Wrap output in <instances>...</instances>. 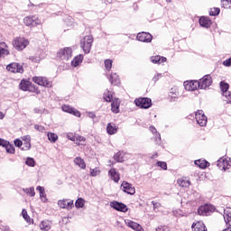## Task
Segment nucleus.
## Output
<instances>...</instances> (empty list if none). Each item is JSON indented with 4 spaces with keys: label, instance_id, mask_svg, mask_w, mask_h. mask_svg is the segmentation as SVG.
<instances>
[{
    "label": "nucleus",
    "instance_id": "f257e3e1",
    "mask_svg": "<svg viewBox=\"0 0 231 231\" xmlns=\"http://www.w3.org/2000/svg\"><path fill=\"white\" fill-rule=\"evenodd\" d=\"M23 24L29 28H35L42 24V21L35 15H30L23 18Z\"/></svg>",
    "mask_w": 231,
    "mask_h": 231
},
{
    "label": "nucleus",
    "instance_id": "f03ea898",
    "mask_svg": "<svg viewBox=\"0 0 231 231\" xmlns=\"http://www.w3.org/2000/svg\"><path fill=\"white\" fill-rule=\"evenodd\" d=\"M92 46H93V36L87 35L81 39L80 47L82 48L84 53H89V51H91Z\"/></svg>",
    "mask_w": 231,
    "mask_h": 231
},
{
    "label": "nucleus",
    "instance_id": "7ed1b4c3",
    "mask_svg": "<svg viewBox=\"0 0 231 231\" xmlns=\"http://www.w3.org/2000/svg\"><path fill=\"white\" fill-rule=\"evenodd\" d=\"M134 104L137 107H141L142 109H149V107L152 106V101L148 97H139L134 100Z\"/></svg>",
    "mask_w": 231,
    "mask_h": 231
},
{
    "label": "nucleus",
    "instance_id": "20e7f679",
    "mask_svg": "<svg viewBox=\"0 0 231 231\" xmlns=\"http://www.w3.org/2000/svg\"><path fill=\"white\" fill-rule=\"evenodd\" d=\"M195 120L200 127H205V125H207V122H208V119L207 118V116H205V113H203V110H199L195 113Z\"/></svg>",
    "mask_w": 231,
    "mask_h": 231
},
{
    "label": "nucleus",
    "instance_id": "39448f33",
    "mask_svg": "<svg viewBox=\"0 0 231 231\" xmlns=\"http://www.w3.org/2000/svg\"><path fill=\"white\" fill-rule=\"evenodd\" d=\"M216 211V207L212 204H205L199 208V216H208L211 212Z\"/></svg>",
    "mask_w": 231,
    "mask_h": 231
},
{
    "label": "nucleus",
    "instance_id": "423d86ee",
    "mask_svg": "<svg viewBox=\"0 0 231 231\" xmlns=\"http://www.w3.org/2000/svg\"><path fill=\"white\" fill-rule=\"evenodd\" d=\"M28 44H30V42H28V40L19 37L16 38L13 41V46L14 48H15L16 50H24V48H26V46H28Z\"/></svg>",
    "mask_w": 231,
    "mask_h": 231
},
{
    "label": "nucleus",
    "instance_id": "0eeeda50",
    "mask_svg": "<svg viewBox=\"0 0 231 231\" xmlns=\"http://www.w3.org/2000/svg\"><path fill=\"white\" fill-rule=\"evenodd\" d=\"M73 51L69 47H66L64 49H61L58 52V57L61 59V60H69L72 57Z\"/></svg>",
    "mask_w": 231,
    "mask_h": 231
},
{
    "label": "nucleus",
    "instance_id": "6e6552de",
    "mask_svg": "<svg viewBox=\"0 0 231 231\" xmlns=\"http://www.w3.org/2000/svg\"><path fill=\"white\" fill-rule=\"evenodd\" d=\"M7 71H11V73H24V69L23 65L17 62L10 63L6 66Z\"/></svg>",
    "mask_w": 231,
    "mask_h": 231
},
{
    "label": "nucleus",
    "instance_id": "1a4fd4ad",
    "mask_svg": "<svg viewBox=\"0 0 231 231\" xmlns=\"http://www.w3.org/2000/svg\"><path fill=\"white\" fill-rule=\"evenodd\" d=\"M32 81L38 86H43L44 88H51V82L48 80L47 78L44 77H33Z\"/></svg>",
    "mask_w": 231,
    "mask_h": 231
},
{
    "label": "nucleus",
    "instance_id": "9d476101",
    "mask_svg": "<svg viewBox=\"0 0 231 231\" xmlns=\"http://www.w3.org/2000/svg\"><path fill=\"white\" fill-rule=\"evenodd\" d=\"M199 86H201V83L198 80L184 82V88L187 91H196L198 88L200 89Z\"/></svg>",
    "mask_w": 231,
    "mask_h": 231
},
{
    "label": "nucleus",
    "instance_id": "9b49d317",
    "mask_svg": "<svg viewBox=\"0 0 231 231\" xmlns=\"http://www.w3.org/2000/svg\"><path fill=\"white\" fill-rule=\"evenodd\" d=\"M199 84H200V89H206V88L211 86L212 78L210 77V75H206L199 81Z\"/></svg>",
    "mask_w": 231,
    "mask_h": 231
},
{
    "label": "nucleus",
    "instance_id": "f8f14e48",
    "mask_svg": "<svg viewBox=\"0 0 231 231\" xmlns=\"http://www.w3.org/2000/svg\"><path fill=\"white\" fill-rule=\"evenodd\" d=\"M121 189L124 190V192H126V194H130L131 196H133L136 192L134 187H133V185L127 181H124L122 183Z\"/></svg>",
    "mask_w": 231,
    "mask_h": 231
},
{
    "label": "nucleus",
    "instance_id": "ddd939ff",
    "mask_svg": "<svg viewBox=\"0 0 231 231\" xmlns=\"http://www.w3.org/2000/svg\"><path fill=\"white\" fill-rule=\"evenodd\" d=\"M137 41H140L141 42H151L152 41V35L149 32H139L137 34Z\"/></svg>",
    "mask_w": 231,
    "mask_h": 231
},
{
    "label": "nucleus",
    "instance_id": "4468645a",
    "mask_svg": "<svg viewBox=\"0 0 231 231\" xmlns=\"http://www.w3.org/2000/svg\"><path fill=\"white\" fill-rule=\"evenodd\" d=\"M125 223L126 226H129V228H132V230L135 231H145L142 225L133 221V220H125Z\"/></svg>",
    "mask_w": 231,
    "mask_h": 231
},
{
    "label": "nucleus",
    "instance_id": "2eb2a0df",
    "mask_svg": "<svg viewBox=\"0 0 231 231\" xmlns=\"http://www.w3.org/2000/svg\"><path fill=\"white\" fill-rule=\"evenodd\" d=\"M61 109L65 113H69L70 115H74V116H78L79 118H80V112L79 110L73 108V106H70L69 105H63L61 106Z\"/></svg>",
    "mask_w": 231,
    "mask_h": 231
},
{
    "label": "nucleus",
    "instance_id": "dca6fc26",
    "mask_svg": "<svg viewBox=\"0 0 231 231\" xmlns=\"http://www.w3.org/2000/svg\"><path fill=\"white\" fill-rule=\"evenodd\" d=\"M110 207L117 210V212H127L128 210L127 206L124 203H111Z\"/></svg>",
    "mask_w": 231,
    "mask_h": 231
},
{
    "label": "nucleus",
    "instance_id": "f3484780",
    "mask_svg": "<svg viewBox=\"0 0 231 231\" xmlns=\"http://www.w3.org/2000/svg\"><path fill=\"white\" fill-rule=\"evenodd\" d=\"M224 220L226 225H228V226H231V208H226L224 209Z\"/></svg>",
    "mask_w": 231,
    "mask_h": 231
},
{
    "label": "nucleus",
    "instance_id": "a211bd4d",
    "mask_svg": "<svg viewBox=\"0 0 231 231\" xmlns=\"http://www.w3.org/2000/svg\"><path fill=\"white\" fill-rule=\"evenodd\" d=\"M108 174L111 176V180L115 181L116 183H118L120 181V173L116 172V170L115 168H112Z\"/></svg>",
    "mask_w": 231,
    "mask_h": 231
},
{
    "label": "nucleus",
    "instance_id": "6ab92c4d",
    "mask_svg": "<svg viewBox=\"0 0 231 231\" xmlns=\"http://www.w3.org/2000/svg\"><path fill=\"white\" fill-rule=\"evenodd\" d=\"M191 228L193 231H207V228L205 227V224L203 222H197L193 223L191 226Z\"/></svg>",
    "mask_w": 231,
    "mask_h": 231
},
{
    "label": "nucleus",
    "instance_id": "aec40b11",
    "mask_svg": "<svg viewBox=\"0 0 231 231\" xmlns=\"http://www.w3.org/2000/svg\"><path fill=\"white\" fill-rule=\"evenodd\" d=\"M199 24L202 28H210V24H212V23L208 17L202 16L199 19Z\"/></svg>",
    "mask_w": 231,
    "mask_h": 231
},
{
    "label": "nucleus",
    "instance_id": "412c9836",
    "mask_svg": "<svg viewBox=\"0 0 231 231\" xmlns=\"http://www.w3.org/2000/svg\"><path fill=\"white\" fill-rule=\"evenodd\" d=\"M10 51H8V46H6L5 42H0V58L6 57L9 55Z\"/></svg>",
    "mask_w": 231,
    "mask_h": 231
},
{
    "label": "nucleus",
    "instance_id": "4be33fe9",
    "mask_svg": "<svg viewBox=\"0 0 231 231\" xmlns=\"http://www.w3.org/2000/svg\"><path fill=\"white\" fill-rule=\"evenodd\" d=\"M23 142H25V146L22 147V151H30L32 144L30 142H32V137L30 135H24L23 137Z\"/></svg>",
    "mask_w": 231,
    "mask_h": 231
},
{
    "label": "nucleus",
    "instance_id": "5701e85b",
    "mask_svg": "<svg viewBox=\"0 0 231 231\" xmlns=\"http://www.w3.org/2000/svg\"><path fill=\"white\" fill-rule=\"evenodd\" d=\"M36 190L40 193V198L43 203H46L48 201V199L46 198V191L44 190V187L38 186L36 188Z\"/></svg>",
    "mask_w": 231,
    "mask_h": 231
},
{
    "label": "nucleus",
    "instance_id": "b1692460",
    "mask_svg": "<svg viewBox=\"0 0 231 231\" xmlns=\"http://www.w3.org/2000/svg\"><path fill=\"white\" fill-rule=\"evenodd\" d=\"M40 229L44 231H50L51 229V222L49 220H43L40 223Z\"/></svg>",
    "mask_w": 231,
    "mask_h": 231
},
{
    "label": "nucleus",
    "instance_id": "393cba45",
    "mask_svg": "<svg viewBox=\"0 0 231 231\" xmlns=\"http://www.w3.org/2000/svg\"><path fill=\"white\" fill-rule=\"evenodd\" d=\"M30 86H32V83H30L29 80L23 79L20 83V89L23 91H30Z\"/></svg>",
    "mask_w": 231,
    "mask_h": 231
},
{
    "label": "nucleus",
    "instance_id": "a878e982",
    "mask_svg": "<svg viewBox=\"0 0 231 231\" xmlns=\"http://www.w3.org/2000/svg\"><path fill=\"white\" fill-rule=\"evenodd\" d=\"M151 60L153 64H162V62H167V58L161 56H152Z\"/></svg>",
    "mask_w": 231,
    "mask_h": 231
},
{
    "label": "nucleus",
    "instance_id": "bb28decb",
    "mask_svg": "<svg viewBox=\"0 0 231 231\" xmlns=\"http://www.w3.org/2000/svg\"><path fill=\"white\" fill-rule=\"evenodd\" d=\"M195 165H198V167H199V169H207V167H208V165H210V163L208 162H207L206 160H197L195 161Z\"/></svg>",
    "mask_w": 231,
    "mask_h": 231
},
{
    "label": "nucleus",
    "instance_id": "cd10ccee",
    "mask_svg": "<svg viewBox=\"0 0 231 231\" xmlns=\"http://www.w3.org/2000/svg\"><path fill=\"white\" fill-rule=\"evenodd\" d=\"M109 81L113 86H116L117 84H120V79L118 78V75L116 73H112L109 76Z\"/></svg>",
    "mask_w": 231,
    "mask_h": 231
},
{
    "label": "nucleus",
    "instance_id": "c85d7f7f",
    "mask_svg": "<svg viewBox=\"0 0 231 231\" xmlns=\"http://www.w3.org/2000/svg\"><path fill=\"white\" fill-rule=\"evenodd\" d=\"M74 163H75V165H78V167H79V169H86V162H84V159H82L80 157H76L74 159Z\"/></svg>",
    "mask_w": 231,
    "mask_h": 231
},
{
    "label": "nucleus",
    "instance_id": "c756f323",
    "mask_svg": "<svg viewBox=\"0 0 231 231\" xmlns=\"http://www.w3.org/2000/svg\"><path fill=\"white\" fill-rule=\"evenodd\" d=\"M82 60H84V56H76L74 60L71 61V65L74 66V68H77V66H80Z\"/></svg>",
    "mask_w": 231,
    "mask_h": 231
},
{
    "label": "nucleus",
    "instance_id": "7c9ffc66",
    "mask_svg": "<svg viewBox=\"0 0 231 231\" xmlns=\"http://www.w3.org/2000/svg\"><path fill=\"white\" fill-rule=\"evenodd\" d=\"M219 86H220V89H221V91H222V93H223V96H224L226 93H229V92H228V89H229V88H230V85H229L228 83H226V82H225V81H221L220 84H219Z\"/></svg>",
    "mask_w": 231,
    "mask_h": 231
},
{
    "label": "nucleus",
    "instance_id": "2f4dec72",
    "mask_svg": "<svg viewBox=\"0 0 231 231\" xmlns=\"http://www.w3.org/2000/svg\"><path fill=\"white\" fill-rule=\"evenodd\" d=\"M116 125H112L111 123L107 125L106 132L108 133V134H116Z\"/></svg>",
    "mask_w": 231,
    "mask_h": 231
},
{
    "label": "nucleus",
    "instance_id": "473e14b6",
    "mask_svg": "<svg viewBox=\"0 0 231 231\" xmlns=\"http://www.w3.org/2000/svg\"><path fill=\"white\" fill-rule=\"evenodd\" d=\"M47 136H48V140L50 142H51L52 143H55V142H57V140H59V135H57V134H55V133H48Z\"/></svg>",
    "mask_w": 231,
    "mask_h": 231
},
{
    "label": "nucleus",
    "instance_id": "72a5a7b5",
    "mask_svg": "<svg viewBox=\"0 0 231 231\" xmlns=\"http://www.w3.org/2000/svg\"><path fill=\"white\" fill-rule=\"evenodd\" d=\"M178 184L180 187H190V180L187 179H180V180H178Z\"/></svg>",
    "mask_w": 231,
    "mask_h": 231
},
{
    "label": "nucleus",
    "instance_id": "f704fd0d",
    "mask_svg": "<svg viewBox=\"0 0 231 231\" xmlns=\"http://www.w3.org/2000/svg\"><path fill=\"white\" fill-rule=\"evenodd\" d=\"M103 98L106 102H111V100H113V93H111L109 90H106L104 93Z\"/></svg>",
    "mask_w": 231,
    "mask_h": 231
},
{
    "label": "nucleus",
    "instance_id": "c9c22d12",
    "mask_svg": "<svg viewBox=\"0 0 231 231\" xmlns=\"http://www.w3.org/2000/svg\"><path fill=\"white\" fill-rule=\"evenodd\" d=\"M23 192H25V194H27L28 196H31V198H33V196H35V188L31 187L23 189Z\"/></svg>",
    "mask_w": 231,
    "mask_h": 231
},
{
    "label": "nucleus",
    "instance_id": "e433bc0d",
    "mask_svg": "<svg viewBox=\"0 0 231 231\" xmlns=\"http://www.w3.org/2000/svg\"><path fill=\"white\" fill-rule=\"evenodd\" d=\"M112 112L113 113H118L119 108H120V104L117 101H113L112 104Z\"/></svg>",
    "mask_w": 231,
    "mask_h": 231
},
{
    "label": "nucleus",
    "instance_id": "4c0bfd02",
    "mask_svg": "<svg viewBox=\"0 0 231 231\" xmlns=\"http://www.w3.org/2000/svg\"><path fill=\"white\" fill-rule=\"evenodd\" d=\"M114 160L119 162H124V152H118L116 155H114Z\"/></svg>",
    "mask_w": 231,
    "mask_h": 231
},
{
    "label": "nucleus",
    "instance_id": "58836bf2",
    "mask_svg": "<svg viewBox=\"0 0 231 231\" xmlns=\"http://www.w3.org/2000/svg\"><path fill=\"white\" fill-rule=\"evenodd\" d=\"M60 208H67V210H71L73 208L74 204L73 203H60Z\"/></svg>",
    "mask_w": 231,
    "mask_h": 231
},
{
    "label": "nucleus",
    "instance_id": "ea45409f",
    "mask_svg": "<svg viewBox=\"0 0 231 231\" xmlns=\"http://www.w3.org/2000/svg\"><path fill=\"white\" fill-rule=\"evenodd\" d=\"M105 68L106 71H111V68H113V60H105Z\"/></svg>",
    "mask_w": 231,
    "mask_h": 231
},
{
    "label": "nucleus",
    "instance_id": "a19ab883",
    "mask_svg": "<svg viewBox=\"0 0 231 231\" xmlns=\"http://www.w3.org/2000/svg\"><path fill=\"white\" fill-rule=\"evenodd\" d=\"M22 216H23V219H25V221L27 223H31L32 222V218H30V216H28V211H26V209H23Z\"/></svg>",
    "mask_w": 231,
    "mask_h": 231
},
{
    "label": "nucleus",
    "instance_id": "79ce46f5",
    "mask_svg": "<svg viewBox=\"0 0 231 231\" xmlns=\"http://www.w3.org/2000/svg\"><path fill=\"white\" fill-rule=\"evenodd\" d=\"M224 165L226 168H224V171H228L231 167V160L230 158H224Z\"/></svg>",
    "mask_w": 231,
    "mask_h": 231
},
{
    "label": "nucleus",
    "instance_id": "37998d69",
    "mask_svg": "<svg viewBox=\"0 0 231 231\" xmlns=\"http://www.w3.org/2000/svg\"><path fill=\"white\" fill-rule=\"evenodd\" d=\"M5 148L6 150V152H9V154H14V152H15V149L12 144H10V143H7Z\"/></svg>",
    "mask_w": 231,
    "mask_h": 231
},
{
    "label": "nucleus",
    "instance_id": "c03bdc74",
    "mask_svg": "<svg viewBox=\"0 0 231 231\" xmlns=\"http://www.w3.org/2000/svg\"><path fill=\"white\" fill-rule=\"evenodd\" d=\"M217 167H218V169H226V166L224 165V158H220L218 159V161L217 162Z\"/></svg>",
    "mask_w": 231,
    "mask_h": 231
},
{
    "label": "nucleus",
    "instance_id": "a18cd8bd",
    "mask_svg": "<svg viewBox=\"0 0 231 231\" xmlns=\"http://www.w3.org/2000/svg\"><path fill=\"white\" fill-rule=\"evenodd\" d=\"M223 8H231V0H221Z\"/></svg>",
    "mask_w": 231,
    "mask_h": 231
},
{
    "label": "nucleus",
    "instance_id": "49530a36",
    "mask_svg": "<svg viewBox=\"0 0 231 231\" xmlns=\"http://www.w3.org/2000/svg\"><path fill=\"white\" fill-rule=\"evenodd\" d=\"M221 12V10L219 8H212L209 12V15H219V13Z\"/></svg>",
    "mask_w": 231,
    "mask_h": 231
},
{
    "label": "nucleus",
    "instance_id": "de8ad7c7",
    "mask_svg": "<svg viewBox=\"0 0 231 231\" xmlns=\"http://www.w3.org/2000/svg\"><path fill=\"white\" fill-rule=\"evenodd\" d=\"M26 165H28L29 167H33L35 165V161L33 160V158H27L26 162H25Z\"/></svg>",
    "mask_w": 231,
    "mask_h": 231
},
{
    "label": "nucleus",
    "instance_id": "09e8293b",
    "mask_svg": "<svg viewBox=\"0 0 231 231\" xmlns=\"http://www.w3.org/2000/svg\"><path fill=\"white\" fill-rule=\"evenodd\" d=\"M75 142L78 145H80V142H86V137L79 135L76 137Z\"/></svg>",
    "mask_w": 231,
    "mask_h": 231
},
{
    "label": "nucleus",
    "instance_id": "8fccbe9b",
    "mask_svg": "<svg viewBox=\"0 0 231 231\" xmlns=\"http://www.w3.org/2000/svg\"><path fill=\"white\" fill-rule=\"evenodd\" d=\"M90 176H98L100 174V170H98L97 168L90 170Z\"/></svg>",
    "mask_w": 231,
    "mask_h": 231
},
{
    "label": "nucleus",
    "instance_id": "3c124183",
    "mask_svg": "<svg viewBox=\"0 0 231 231\" xmlns=\"http://www.w3.org/2000/svg\"><path fill=\"white\" fill-rule=\"evenodd\" d=\"M157 165H158V167H161V169H163V171H167V162H158Z\"/></svg>",
    "mask_w": 231,
    "mask_h": 231
},
{
    "label": "nucleus",
    "instance_id": "603ef678",
    "mask_svg": "<svg viewBox=\"0 0 231 231\" xmlns=\"http://www.w3.org/2000/svg\"><path fill=\"white\" fill-rule=\"evenodd\" d=\"M34 129H36V131H39V133H44L45 131L44 126L39 125H34Z\"/></svg>",
    "mask_w": 231,
    "mask_h": 231
},
{
    "label": "nucleus",
    "instance_id": "864d4df0",
    "mask_svg": "<svg viewBox=\"0 0 231 231\" xmlns=\"http://www.w3.org/2000/svg\"><path fill=\"white\" fill-rule=\"evenodd\" d=\"M223 97H225L226 102H227V104H231V93L230 92L226 93Z\"/></svg>",
    "mask_w": 231,
    "mask_h": 231
},
{
    "label": "nucleus",
    "instance_id": "5fc2aeb1",
    "mask_svg": "<svg viewBox=\"0 0 231 231\" xmlns=\"http://www.w3.org/2000/svg\"><path fill=\"white\" fill-rule=\"evenodd\" d=\"M156 231H171V228L165 226H161L155 229Z\"/></svg>",
    "mask_w": 231,
    "mask_h": 231
},
{
    "label": "nucleus",
    "instance_id": "6e6d98bb",
    "mask_svg": "<svg viewBox=\"0 0 231 231\" xmlns=\"http://www.w3.org/2000/svg\"><path fill=\"white\" fill-rule=\"evenodd\" d=\"M14 145L16 147H23V141H21V139L14 140Z\"/></svg>",
    "mask_w": 231,
    "mask_h": 231
},
{
    "label": "nucleus",
    "instance_id": "4d7b16f0",
    "mask_svg": "<svg viewBox=\"0 0 231 231\" xmlns=\"http://www.w3.org/2000/svg\"><path fill=\"white\" fill-rule=\"evenodd\" d=\"M223 64L226 67V68H230L231 66V58L226 60L223 61Z\"/></svg>",
    "mask_w": 231,
    "mask_h": 231
},
{
    "label": "nucleus",
    "instance_id": "13d9d810",
    "mask_svg": "<svg viewBox=\"0 0 231 231\" xmlns=\"http://www.w3.org/2000/svg\"><path fill=\"white\" fill-rule=\"evenodd\" d=\"M8 143H9L8 141L0 138V145H1L2 147H5V145H8Z\"/></svg>",
    "mask_w": 231,
    "mask_h": 231
},
{
    "label": "nucleus",
    "instance_id": "bf43d9fd",
    "mask_svg": "<svg viewBox=\"0 0 231 231\" xmlns=\"http://www.w3.org/2000/svg\"><path fill=\"white\" fill-rule=\"evenodd\" d=\"M160 79H162V74H157L152 78V81L153 82H158V80H160Z\"/></svg>",
    "mask_w": 231,
    "mask_h": 231
},
{
    "label": "nucleus",
    "instance_id": "052dcab7",
    "mask_svg": "<svg viewBox=\"0 0 231 231\" xmlns=\"http://www.w3.org/2000/svg\"><path fill=\"white\" fill-rule=\"evenodd\" d=\"M66 201H68L69 203H73V200L68 199H64L63 200H59L58 203H66Z\"/></svg>",
    "mask_w": 231,
    "mask_h": 231
},
{
    "label": "nucleus",
    "instance_id": "680f3d73",
    "mask_svg": "<svg viewBox=\"0 0 231 231\" xmlns=\"http://www.w3.org/2000/svg\"><path fill=\"white\" fill-rule=\"evenodd\" d=\"M75 207H76V208H84V203H76Z\"/></svg>",
    "mask_w": 231,
    "mask_h": 231
},
{
    "label": "nucleus",
    "instance_id": "e2e57ef3",
    "mask_svg": "<svg viewBox=\"0 0 231 231\" xmlns=\"http://www.w3.org/2000/svg\"><path fill=\"white\" fill-rule=\"evenodd\" d=\"M88 118H95L97 116L93 112H88Z\"/></svg>",
    "mask_w": 231,
    "mask_h": 231
},
{
    "label": "nucleus",
    "instance_id": "0e129e2a",
    "mask_svg": "<svg viewBox=\"0 0 231 231\" xmlns=\"http://www.w3.org/2000/svg\"><path fill=\"white\" fill-rule=\"evenodd\" d=\"M150 131L154 134L156 133H158V131L156 130V127L154 126H150Z\"/></svg>",
    "mask_w": 231,
    "mask_h": 231
},
{
    "label": "nucleus",
    "instance_id": "69168bd1",
    "mask_svg": "<svg viewBox=\"0 0 231 231\" xmlns=\"http://www.w3.org/2000/svg\"><path fill=\"white\" fill-rule=\"evenodd\" d=\"M67 138H68L69 140H71V142H75V140H76V137H75V136H71V135H69V134L67 135Z\"/></svg>",
    "mask_w": 231,
    "mask_h": 231
},
{
    "label": "nucleus",
    "instance_id": "338daca9",
    "mask_svg": "<svg viewBox=\"0 0 231 231\" xmlns=\"http://www.w3.org/2000/svg\"><path fill=\"white\" fill-rule=\"evenodd\" d=\"M86 200H84V199H82V198H79V199H78L76 201H75V203H84Z\"/></svg>",
    "mask_w": 231,
    "mask_h": 231
},
{
    "label": "nucleus",
    "instance_id": "774afa93",
    "mask_svg": "<svg viewBox=\"0 0 231 231\" xmlns=\"http://www.w3.org/2000/svg\"><path fill=\"white\" fill-rule=\"evenodd\" d=\"M155 138L157 139V140H162V135L160 134V133H155Z\"/></svg>",
    "mask_w": 231,
    "mask_h": 231
}]
</instances>
